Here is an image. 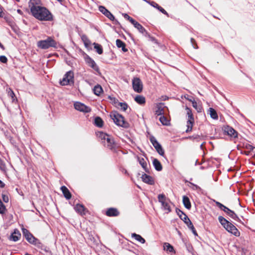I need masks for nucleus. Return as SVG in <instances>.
<instances>
[{
  "label": "nucleus",
  "instance_id": "nucleus-45",
  "mask_svg": "<svg viewBox=\"0 0 255 255\" xmlns=\"http://www.w3.org/2000/svg\"><path fill=\"white\" fill-rule=\"evenodd\" d=\"M6 208L4 204L1 202V200L0 199V214H3L4 213L5 211Z\"/></svg>",
  "mask_w": 255,
  "mask_h": 255
},
{
  "label": "nucleus",
  "instance_id": "nucleus-43",
  "mask_svg": "<svg viewBox=\"0 0 255 255\" xmlns=\"http://www.w3.org/2000/svg\"><path fill=\"white\" fill-rule=\"evenodd\" d=\"M121 107V109L123 110L124 111H125L127 110V109L128 108V105L125 102H124V103L121 102L119 104L118 107Z\"/></svg>",
  "mask_w": 255,
  "mask_h": 255
},
{
  "label": "nucleus",
  "instance_id": "nucleus-20",
  "mask_svg": "<svg viewBox=\"0 0 255 255\" xmlns=\"http://www.w3.org/2000/svg\"><path fill=\"white\" fill-rule=\"evenodd\" d=\"M153 165L156 170L160 171L162 169V166L160 161L156 158H153L152 161Z\"/></svg>",
  "mask_w": 255,
  "mask_h": 255
},
{
  "label": "nucleus",
  "instance_id": "nucleus-4",
  "mask_svg": "<svg viewBox=\"0 0 255 255\" xmlns=\"http://www.w3.org/2000/svg\"><path fill=\"white\" fill-rule=\"evenodd\" d=\"M216 205L218 206L221 210L223 211L226 214L229 216L231 218L235 220H240L237 215L234 212V211L230 210L229 208L221 203L218 201H214Z\"/></svg>",
  "mask_w": 255,
  "mask_h": 255
},
{
  "label": "nucleus",
  "instance_id": "nucleus-31",
  "mask_svg": "<svg viewBox=\"0 0 255 255\" xmlns=\"http://www.w3.org/2000/svg\"><path fill=\"white\" fill-rule=\"evenodd\" d=\"M209 111L210 112V115L211 118L214 120H217L218 119L217 113L214 109L210 108L209 109Z\"/></svg>",
  "mask_w": 255,
  "mask_h": 255
},
{
  "label": "nucleus",
  "instance_id": "nucleus-22",
  "mask_svg": "<svg viewBox=\"0 0 255 255\" xmlns=\"http://www.w3.org/2000/svg\"><path fill=\"white\" fill-rule=\"evenodd\" d=\"M74 209L77 212L80 213L81 214H85L84 211L86 210V208L83 205H81L79 204H76V205L74 207Z\"/></svg>",
  "mask_w": 255,
  "mask_h": 255
},
{
  "label": "nucleus",
  "instance_id": "nucleus-60",
  "mask_svg": "<svg viewBox=\"0 0 255 255\" xmlns=\"http://www.w3.org/2000/svg\"><path fill=\"white\" fill-rule=\"evenodd\" d=\"M129 21L131 22V24H132L134 26L135 25V24H137L138 23V22H137L136 20H135L132 18H131L129 19Z\"/></svg>",
  "mask_w": 255,
  "mask_h": 255
},
{
  "label": "nucleus",
  "instance_id": "nucleus-11",
  "mask_svg": "<svg viewBox=\"0 0 255 255\" xmlns=\"http://www.w3.org/2000/svg\"><path fill=\"white\" fill-rule=\"evenodd\" d=\"M224 134L228 135L232 138L238 137V133L232 127L227 126L223 129Z\"/></svg>",
  "mask_w": 255,
  "mask_h": 255
},
{
  "label": "nucleus",
  "instance_id": "nucleus-10",
  "mask_svg": "<svg viewBox=\"0 0 255 255\" xmlns=\"http://www.w3.org/2000/svg\"><path fill=\"white\" fill-rule=\"evenodd\" d=\"M85 61L86 63V64L91 68H92L93 69L95 70L96 72H97L99 73H100V69L98 67V66L97 65L95 61L91 58L89 55H86V56L85 57Z\"/></svg>",
  "mask_w": 255,
  "mask_h": 255
},
{
  "label": "nucleus",
  "instance_id": "nucleus-34",
  "mask_svg": "<svg viewBox=\"0 0 255 255\" xmlns=\"http://www.w3.org/2000/svg\"><path fill=\"white\" fill-rule=\"evenodd\" d=\"M159 120L163 125L168 126L169 125V121L164 115L160 117Z\"/></svg>",
  "mask_w": 255,
  "mask_h": 255
},
{
  "label": "nucleus",
  "instance_id": "nucleus-53",
  "mask_svg": "<svg viewBox=\"0 0 255 255\" xmlns=\"http://www.w3.org/2000/svg\"><path fill=\"white\" fill-rule=\"evenodd\" d=\"M157 9L160 11L161 12H162L163 14L167 15V16H169L168 13L167 12V11L163 8L161 6L159 5V7L157 8Z\"/></svg>",
  "mask_w": 255,
  "mask_h": 255
},
{
  "label": "nucleus",
  "instance_id": "nucleus-27",
  "mask_svg": "<svg viewBox=\"0 0 255 255\" xmlns=\"http://www.w3.org/2000/svg\"><path fill=\"white\" fill-rule=\"evenodd\" d=\"M135 101L139 105H142L145 103V99L143 96L137 95L134 98Z\"/></svg>",
  "mask_w": 255,
  "mask_h": 255
},
{
  "label": "nucleus",
  "instance_id": "nucleus-52",
  "mask_svg": "<svg viewBox=\"0 0 255 255\" xmlns=\"http://www.w3.org/2000/svg\"><path fill=\"white\" fill-rule=\"evenodd\" d=\"M245 147L249 150V151H251L254 150H255V147L253 146V145L250 144H246L245 145Z\"/></svg>",
  "mask_w": 255,
  "mask_h": 255
},
{
  "label": "nucleus",
  "instance_id": "nucleus-50",
  "mask_svg": "<svg viewBox=\"0 0 255 255\" xmlns=\"http://www.w3.org/2000/svg\"><path fill=\"white\" fill-rule=\"evenodd\" d=\"M188 138L193 140H196L197 141H199L201 139V136L199 135L196 134L189 136Z\"/></svg>",
  "mask_w": 255,
  "mask_h": 255
},
{
  "label": "nucleus",
  "instance_id": "nucleus-58",
  "mask_svg": "<svg viewBox=\"0 0 255 255\" xmlns=\"http://www.w3.org/2000/svg\"><path fill=\"white\" fill-rule=\"evenodd\" d=\"M2 200L4 202L7 203L8 202L9 198L7 195L2 194Z\"/></svg>",
  "mask_w": 255,
  "mask_h": 255
},
{
  "label": "nucleus",
  "instance_id": "nucleus-40",
  "mask_svg": "<svg viewBox=\"0 0 255 255\" xmlns=\"http://www.w3.org/2000/svg\"><path fill=\"white\" fill-rule=\"evenodd\" d=\"M116 45L118 48H122L124 46H126V44L119 39L116 40Z\"/></svg>",
  "mask_w": 255,
  "mask_h": 255
},
{
  "label": "nucleus",
  "instance_id": "nucleus-6",
  "mask_svg": "<svg viewBox=\"0 0 255 255\" xmlns=\"http://www.w3.org/2000/svg\"><path fill=\"white\" fill-rule=\"evenodd\" d=\"M186 110L188 118L187 122V129L186 130V132H189L192 130L193 125L194 123V119L191 109L186 107Z\"/></svg>",
  "mask_w": 255,
  "mask_h": 255
},
{
  "label": "nucleus",
  "instance_id": "nucleus-63",
  "mask_svg": "<svg viewBox=\"0 0 255 255\" xmlns=\"http://www.w3.org/2000/svg\"><path fill=\"white\" fill-rule=\"evenodd\" d=\"M3 16V13L2 11V7L0 5V17H2Z\"/></svg>",
  "mask_w": 255,
  "mask_h": 255
},
{
  "label": "nucleus",
  "instance_id": "nucleus-5",
  "mask_svg": "<svg viewBox=\"0 0 255 255\" xmlns=\"http://www.w3.org/2000/svg\"><path fill=\"white\" fill-rule=\"evenodd\" d=\"M74 83V73L72 71L67 72L64 75L62 80L60 81L61 85H73Z\"/></svg>",
  "mask_w": 255,
  "mask_h": 255
},
{
  "label": "nucleus",
  "instance_id": "nucleus-26",
  "mask_svg": "<svg viewBox=\"0 0 255 255\" xmlns=\"http://www.w3.org/2000/svg\"><path fill=\"white\" fill-rule=\"evenodd\" d=\"M104 122L101 118L100 117H96L94 120V124L96 126L99 128L103 127Z\"/></svg>",
  "mask_w": 255,
  "mask_h": 255
},
{
  "label": "nucleus",
  "instance_id": "nucleus-12",
  "mask_svg": "<svg viewBox=\"0 0 255 255\" xmlns=\"http://www.w3.org/2000/svg\"><path fill=\"white\" fill-rule=\"evenodd\" d=\"M228 232L232 234L236 237H239L240 233L238 229L231 223L226 225V226L224 228Z\"/></svg>",
  "mask_w": 255,
  "mask_h": 255
},
{
  "label": "nucleus",
  "instance_id": "nucleus-13",
  "mask_svg": "<svg viewBox=\"0 0 255 255\" xmlns=\"http://www.w3.org/2000/svg\"><path fill=\"white\" fill-rule=\"evenodd\" d=\"M184 223L187 225L188 228L191 230L192 233L195 236H197L198 234L190 219L187 215H185L183 219Z\"/></svg>",
  "mask_w": 255,
  "mask_h": 255
},
{
  "label": "nucleus",
  "instance_id": "nucleus-62",
  "mask_svg": "<svg viewBox=\"0 0 255 255\" xmlns=\"http://www.w3.org/2000/svg\"><path fill=\"white\" fill-rule=\"evenodd\" d=\"M241 153L242 154H245V155H246L247 156H249V155H252V152L250 151H245L244 152H242Z\"/></svg>",
  "mask_w": 255,
  "mask_h": 255
},
{
  "label": "nucleus",
  "instance_id": "nucleus-56",
  "mask_svg": "<svg viewBox=\"0 0 255 255\" xmlns=\"http://www.w3.org/2000/svg\"><path fill=\"white\" fill-rule=\"evenodd\" d=\"M0 61L2 63H6L7 62V59L6 56L4 55L0 56Z\"/></svg>",
  "mask_w": 255,
  "mask_h": 255
},
{
  "label": "nucleus",
  "instance_id": "nucleus-59",
  "mask_svg": "<svg viewBox=\"0 0 255 255\" xmlns=\"http://www.w3.org/2000/svg\"><path fill=\"white\" fill-rule=\"evenodd\" d=\"M189 183L192 186V188L193 190H197L200 189V188L197 185H196L192 182H189Z\"/></svg>",
  "mask_w": 255,
  "mask_h": 255
},
{
  "label": "nucleus",
  "instance_id": "nucleus-29",
  "mask_svg": "<svg viewBox=\"0 0 255 255\" xmlns=\"http://www.w3.org/2000/svg\"><path fill=\"white\" fill-rule=\"evenodd\" d=\"M131 237L141 244H144L145 242V240L139 235L132 233Z\"/></svg>",
  "mask_w": 255,
  "mask_h": 255
},
{
  "label": "nucleus",
  "instance_id": "nucleus-35",
  "mask_svg": "<svg viewBox=\"0 0 255 255\" xmlns=\"http://www.w3.org/2000/svg\"><path fill=\"white\" fill-rule=\"evenodd\" d=\"M218 220L220 223L223 226L224 228H225L226 226V225L228 224L230 222L221 216L218 217Z\"/></svg>",
  "mask_w": 255,
  "mask_h": 255
},
{
  "label": "nucleus",
  "instance_id": "nucleus-48",
  "mask_svg": "<svg viewBox=\"0 0 255 255\" xmlns=\"http://www.w3.org/2000/svg\"><path fill=\"white\" fill-rule=\"evenodd\" d=\"M82 39L84 41L86 46H87L90 43L89 40L88 39L87 37L85 35L82 36Z\"/></svg>",
  "mask_w": 255,
  "mask_h": 255
},
{
  "label": "nucleus",
  "instance_id": "nucleus-51",
  "mask_svg": "<svg viewBox=\"0 0 255 255\" xmlns=\"http://www.w3.org/2000/svg\"><path fill=\"white\" fill-rule=\"evenodd\" d=\"M5 169V165L4 161L0 158V170L4 171Z\"/></svg>",
  "mask_w": 255,
  "mask_h": 255
},
{
  "label": "nucleus",
  "instance_id": "nucleus-54",
  "mask_svg": "<svg viewBox=\"0 0 255 255\" xmlns=\"http://www.w3.org/2000/svg\"><path fill=\"white\" fill-rule=\"evenodd\" d=\"M147 3H149L151 6H153V7H155L157 8L158 7H159V5L156 3L155 2L153 1H147Z\"/></svg>",
  "mask_w": 255,
  "mask_h": 255
},
{
  "label": "nucleus",
  "instance_id": "nucleus-16",
  "mask_svg": "<svg viewBox=\"0 0 255 255\" xmlns=\"http://www.w3.org/2000/svg\"><path fill=\"white\" fill-rule=\"evenodd\" d=\"M21 237V234L19 231L17 229H15L11 235L8 238L10 241L13 242L17 241Z\"/></svg>",
  "mask_w": 255,
  "mask_h": 255
},
{
  "label": "nucleus",
  "instance_id": "nucleus-37",
  "mask_svg": "<svg viewBox=\"0 0 255 255\" xmlns=\"http://www.w3.org/2000/svg\"><path fill=\"white\" fill-rule=\"evenodd\" d=\"M176 212L180 219L183 221L184 217H185V215H186L183 211H181L179 209H176Z\"/></svg>",
  "mask_w": 255,
  "mask_h": 255
},
{
  "label": "nucleus",
  "instance_id": "nucleus-33",
  "mask_svg": "<svg viewBox=\"0 0 255 255\" xmlns=\"http://www.w3.org/2000/svg\"><path fill=\"white\" fill-rule=\"evenodd\" d=\"M93 45H94V49H96L97 52L99 54H102L103 52L102 46L100 44L97 43H94Z\"/></svg>",
  "mask_w": 255,
  "mask_h": 255
},
{
  "label": "nucleus",
  "instance_id": "nucleus-1",
  "mask_svg": "<svg viewBox=\"0 0 255 255\" xmlns=\"http://www.w3.org/2000/svg\"><path fill=\"white\" fill-rule=\"evenodd\" d=\"M32 15L37 19L40 21H52L53 20V15L52 13L46 7L38 6L30 8Z\"/></svg>",
  "mask_w": 255,
  "mask_h": 255
},
{
  "label": "nucleus",
  "instance_id": "nucleus-41",
  "mask_svg": "<svg viewBox=\"0 0 255 255\" xmlns=\"http://www.w3.org/2000/svg\"><path fill=\"white\" fill-rule=\"evenodd\" d=\"M109 99L111 100L113 104L115 105V107H118L119 104L121 102H119L118 100L116 98H112L111 96L109 97Z\"/></svg>",
  "mask_w": 255,
  "mask_h": 255
},
{
  "label": "nucleus",
  "instance_id": "nucleus-9",
  "mask_svg": "<svg viewBox=\"0 0 255 255\" xmlns=\"http://www.w3.org/2000/svg\"><path fill=\"white\" fill-rule=\"evenodd\" d=\"M74 108L80 112H82L85 113H88L91 111V109L84 104L76 102L74 104Z\"/></svg>",
  "mask_w": 255,
  "mask_h": 255
},
{
  "label": "nucleus",
  "instance_id": "nucleus-17",
  "mask_svg": "<svg viewBox=\"0 0 255 255\" xmlns=\"http://www.w3.org/2000/svg\"><path fill=\"white\" fill-rule=\"evenodd\" d=\"M141 179L143 182L149 185H153L154 181L152 177L145 173H143L141 176Z\"/></svg>",
  "mask_w": 255,
  "mask_h": 255
},
{
  "label": "nucleus",
  "instance_id": "nucleus-61",
  "mask_svg": "<svg viewBox=\"0 0 255 255\" xmlns=\"http://www.w3.org/2000/svg\"><path fill=\"white\" fill-rule=\"evenodd\" d=\"M123 15L124 16V18L127 19V20L129 21V19L131 18L130 16H129L127 13H123Z\"/></svg>",
  "mask_w": 255,
  "mask_h": 255
},
{
  "label": "nucleus",
  "instance_id": "nucleus-15",
  "mask_svg": "<svg viewBox=\"0 0 255 255\" xmlns=\"http://www.w3.org/2000/svg\"><path fill=\"white\" fill-rule=\"evenodd\" d=\"M106 215L108 217H117L120 215V212L116 208H109L107 209Z\"/></svg>",
  "mask_w": 255,
  "mask_h": 255
},
{
  "label": "nucleus",
  "instance_id": "nucleus-30",
  "mask_svg": "<svg viewBox=\"0 0 255 255\" xmlns=\"http://www.w3.org/2000/svg\"><path fill=\"white\" fill-rule=\"evenodd\" d=\"M155 115L157 116H162L164 115V110L163 107L161 105V104L160 105H158L156 107V110L155 111Z\"/></svg>",
  "mask_w": 255,
  "mask_h": 255
},
{
  "label": "nucleus",
  "instance_id": "nucleus-8",
  "mask_svg": "<svg viewBox=\"0 0 255 255\" xmlns=\"http://www.w3.org/2000/svg\"><path fill=\"white\" fill-rule=\"evenodd\" d=\"M132 83L133 90L137 93L141 92L143 86L140 79L137 77L134 78Z\"/></svg>",
  "mask_w": 255,
  "mask_h": 255
},
{
  "label": "nucleus",
  "instance_id": "nucleus-14",
  "mask_svg": "<svg viewBox=\"0 0 255 255\" xmlns=\"http://www.w3.org/2000/svg\"><path fill=\"white\" fill-rule=\"evenodd\" d=\"M99 10L111 20H114L115 19L114 15L105 6L102 5L99 6Z\"/></svg>",
  "mask_w": 255,
  "mask_h": 255
},
{
  "label": "nucleus",
  "instance_id": "nucleus-18",
  "mask_svg": "<svg viewBox=\"0 0 255 255\" xmlns=\"http://www.w3.org/2000/svg\"><path fill=\"white\" fill-rule=\"evenodd\" d=\"M138 161L144 170L147 173H149V169L144 158L138 157Z\"/></svg>",
  "mask_w": 255,
  "mask_h": 255
},
{
  "label": "nucleus",
  "instance_id": "nucleus-38",
  "mask_svg": "<svg viewBox=\"0 0 255 255\" xmlns=\"http://www.w3.org/2000/svg\"><path fill=\"white\" fill-rule=\"evenodd\" d=\"M162 206L163 207L164 210H167L168 212H171L170 207L167 202L164 201L161 203Z\"/></svg>",
  "mask_w": 255,
  "mask_h": 255
},
{
  "label": "nucleus",
  "instance_id": "nucleus-44",
  "mask_svg": "<svg viewBox=\"0 0 255 255\" xmlns=\"http://www.w3.org/2000/svg\"><path fill=\"white\" fill-rule=\"evenodd\" d=\"M146 36L148 37L151 41L154 42V43L157 45H159V43L158 42L157 40L155 37L150 36V35L148 32Z\"/></svg>",
  "mask_w": 255,
  "mask_h": 255
},
{
  "label": "nucleus",
  "instance_id": "nucleus-7",
  "mask_svg": "<svg viewBox=\"0 0 255 255\" xmlns=\"http://www.w3.org/2000/svg\"><path fill=\"white\" fill-rule=\"evenodd\" d=\"M149 139L158 154L161 156H163L164 154V150L161 145L157 141L155 137L153 135H150Z\"/></svg>",
  "mask_w": 255,
  "mask_h": 255
},
{
  "label": "nucleus",
  "instance_id": "nucleus-57",
  "mask_svg": "<svg viewBox=\"0 0 255 255\" xmlns=\"http://www.w3.org/2000/svg\"><path fill=\"white\" fill-rule=\"evenodd\" d=\"M190 41H191V43L193 47L195 49H198V47L197 46V44L196 43V41L195 40V39L193 38H191V39H190Z\"/></svg>",
  "mask_w": 255,
  "mask_h": 255
},
{
  "label": "nucleus",
  "instance_id": "nucleus-42",
  "mask_svg": "<svg viewBox=\"0 0 255 255\" xmlns=\"http://www.w3.org/2000/svg\"><path fill=\"white\" fill-rule=\"evenodd\" d=\"M158 201L161 203L166 201V198L163 194L158 195Z\"/></svg>",
  "mask_w": 255,
  "mask_h": 255
},
{
  "label": "nucleus",
  "instance_id": "nucleus-55",
  "mask_svg": "<svg viewBox=\"0 0 255 255\" xmlns=\"http://www.w3.org/2000/svg\"><path fill=\"white\" fill-rule=\"evenodd\" d=\"M192 103V106L193 107L196 109L198 112H200V110H201V108H198V106H197V103L196 101H195V100H193L191 101Z\"/></svg>",
  "mask_w": 255,
  "mask_h": 255
},
{
  "label": "nucleus",
  "instance_id": "nucleus-28",
  "mask_svg": "<svg viewBox=\"0 0 255 255\" xmlns=\"http://www.w3.org/2000/svg\"><path fill=\"white\" fill-rule=\"evenodd\" d=\"M93 92L96 95L99 96L103 92V90L101 86L97 84L94 87Z\"/></svg>",
  "mask_w": 255,
  "mask_h": 255
},
{
  "label": "nucleus",
  "instance_id": "nucleus-24",
  "mask_svg": "<svg viewBox=\"0 0 255 255\" xmlns=\"http://www.w3.org/2000/svg\"><path fill=\"white\" fill-rule=\"evenodd\" d=\"M164 250L171 253H175L173 247L168 243H165L163 245Z\"/></svg>",
  "mask_w": 255,
  "mask_h": 255
},
{
  "label": "nucleus",
  "instance_id": "nucleus-23",
  "mask_svg": "<svg viewBox=\"0 0 255 255\" xmlns=\"http://www.w3.org/2000/svg\"><path fill=\"white\" fill-rule=\"evenodd\" d=\"M134 27L136 28L139 31V32L142 33L143 35L146 36V34H147V31L138 22L137 24H135Z\"/></svg>",
  "mask_w": 255,
  "mask_h": 255
},
{
  "label": "nucleus",
  "instance_id": "nucleus-19",
  "mask_svg": "<svg viewBox=\"0 0 255 255\" xmlns=\"http://www.w3.org/2000/svg\"><path fill=\"white\" fill-rule=\"evenodd\" d=\"M61 190L66 199L69 200L71 198V194L65 186H61Z\"/></svg>",
  "mask_w": 255,
  "mask_h": 255
},
{
  "label": "nucleus",
  "instance_id": "nucleus-25",
  "mask_svg": "<svg viewBox=\"0 0 255 255\" xmlns=\"http://www.w3.org/2000/svg\"><path fill=\"white\" fill-rule=\"evenodd\" d=\"M106 141L107 142V147L109 149H113V148L114 147V139H112V138H111L110 135H109L108 137H107V138L104 141V142H105Z\"/></svg>",
  "mask_w": 255,
  "mask_h": 255
},
{
  "label": "nucleus",
  "instance_id": "nucleus-64",
  "mask_svg": "<svg viewBox=\"0 0 255 255\" xmlns=\"http://www.w3.org/2000/svg\"><path fill=\"white\" fill-rule=\"evenodd\" d=\"M114 21V24H116V25H120L121 26V24L119 22V21L117 19H116L115 18V19L114 20H113Z\"/></svg>",
  "mask_w": 255,
  "mask_h": 255
},
{
  "label": "nucleus",
  "instance_id": "nucleus-3",
  "mask_svg": "<svg viewBox=\"0 0 255 255\" xmlns=\"http://www.w3.org/2000/svg\"><path fill=\"white\" fill-rule=\"evenodd\" d=\"M57 43L51 37H48L45 40L37 42V46L42 49H47L50 47H56Z\"/></svg>",
  "mask_w": 255,
  "mask_h": 255
},
{
  "label": "nucleus",
  "instance_id": "nucleus-39",
  "mask_svg": "<svg viewBox=\"0 0 255 255\" xmlns=\"http://www.w3.org/2000/svg\"><path fill=\"white\" fill-rule=\"evenodd\" d=\"M97 135L98 136L100 137L102 140H104V141L107 138V137H108L109 136L108 134H107L103 132H102V131L98 132V133H97Z\"/></svg>",
  "mask_w": 255,
  "mask_h": 255
},
{
  "label": "nucleus",
  "instance_id": "nucleus-46",
  "mask_svg": "<svg viewBox=\"0 0 255 255\" xmlns=\"http://www.w3.org/2000/svg\"><path fill=\"white\" fill-rule=\"evenodd\" d=\"M22 234H23V236L25 238L26 237H27V236H31V233H30V232L27 230L26 229H25V228H22Z\"/></svg>",
  "mask_w": 255,
  "mask_h": 255
},
{
  "label": "nucleus",
  "instance_id": "nucleus-49",
  "mask_svg": "<svg viewBox=\"0 0 255 255\" xmlns=\"http://www.w3.org/2000/svg\"><path fill=\"white\" fill-rule=\"evenodd\" d=\"M32 245L36 246L39 249H41L43 250V249H42L43 245L40 243L39 240L37 239L36 242H35L34 243H32Z\"/></svg>",
  "mask_w": 255,
  "mask_h": 255
},
{
  "label": "nucleus",
  "instance_id": "nucleus-21",
  "mask_svg": "<svg viewBox=\"0 0 255 255\" xmlns=\"http://www.w3.org/2000/svg\"><path fill=\"white\" fill-rule=\"evenodd\" d=\"M183 204L184 207L186 209H187L188 210H190L191 209V202H190L189 198L187 196H183Z\"/></svg>",
  "mask_w": 255,
  "mask_h": 255
},
{
  "label": "nucleus",
  "instance_id": "nucleus-32",
  "mask_svg": "<svg viewBox=\"0 0 255 255\" xmlns=\"http://www.w3.org/2000/svg\"><path fill=\"white\" fill-rule=\"evenodd\" d=\"M40 0H30L28 2L29 7L30 8H33V7H37L39 6L38 5L40 4Z\"/></svg>",
  "mask_w": 255,
  "mask_h": 255
},
{
  "label": "nucleus",
  "instance_id": "nucleus-36",
  "mask_svg": "<svg viewBox=\"0 0 255 255\" xmlns=\"http://www.w3.org/2000/svg\"><path fill=\"white\" fill-rule=\"evenodd\" d=\"M25 238L27 240V241L31 244H32V243H34L35 242H36L37 241V238L34 237L31 233V236H27V237H25Z\"/></svg>",
  "mask_w": 255,
  "mask_h": 255
},
{
  "label": "nucleus",
  "instance_id": "nucleus-2",
  "mask_svg": "<svg viewBox=\"0 0 255 255\" xmlns=\"http://www.w3.org/2000/svg\"><path fill=\"white\" fill-rule=\"evenodd\" d=\"M111 119L118 126L127 128H129V124L125 120V118L118 112L115 111L110 114Z\"/></svg>",
  "mask_w": 255,
  "mask_h": 255
},
{
  "label": "nucleus",
  "instance_id": "nucleus-47",
  "mask_svg": "<svg viewBox=\"0 0 255 255\" xmlns=\"http://www.w3.org/2000/svg\"><path fill=\"white\" fill-rule=\"evenodd\" d=\"M8 96L11 98L12 102H14L15 100V96L13 91L11 89H9V90L8 92Z\"/></svg>",
  "mask_w": 255,
  "mask_h": 255
}]
</instances>
